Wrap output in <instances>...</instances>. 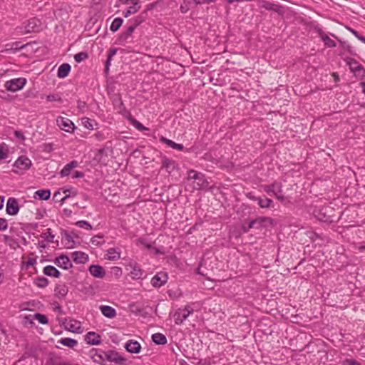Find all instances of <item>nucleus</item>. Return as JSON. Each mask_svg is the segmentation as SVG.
<instances>
[{
    "instance_id": "nucleus-1",
    "label": "nucleus",
    "mask_w": 365,
    "mask_h": 365,
    "mask_svg": "<svg viewBox=\"0 0 365 365\" xmlns=\"http://www.w3.org/2000/svg\"><path fill=\"white\" fill-rule=\"evenodd\" d=\"M187 186H190L192 190H202L208 188L209 182L203 174L190 170L187 172Z\"/></svg>"
},
{
    "instance_id": "nucleus-2",
    "label": "nucleus",
    "mask_w": 365,
    "mask_h": 365,
    "mask_svg": "<svg viewBox=\"0 0 365 365\" xmlns=\"http://www.w3.org/2000/svg\"><path fill=\"white\" fill-rule=\"evenodd\" d=\"M193 312V308L190 305H186L183 308H179L173 315L175 323L178 325L181 324Z\"/></svg>"
},
{
    "instance_id": "nucleus-3",
    "label": "nucleus",
    "mask_w": 365,
    "mask_h": 365,
    "mask_svg": "<svg viewBox=\"0 0 365 365\" xmlns=\"http://www.w3.org/2000/svg\"><path fill=\"white\" fill-rule=\"evenodd\" d=\"M263 190L268 194L272 193L279 200L284 201V197L282 195V185L280 182H274L270 185H263Z\"/></svg>"
},
{
    "instance_id": "nucleus-4",
    "label": "nucleus",
    "mask_w": 365,
    "mask_h": 365,
    "mask_svg": "<svg viewBox=\"0 0 365 365\" xmlns=\"http://www.w3.org/2000/svg\"><path fill=\"white\" fill-rule=\"evenodd\" d=\"M31 165V160L28 157L21 155L15 161L13 170L16 173H19L29 169Z\"/></svg>"
},
{
    "instance_id": "nucleus-5",
    "label": "nucleus",
    "mask_w": 365,
    "mask_h": 365,
    "mask_svg": "<svg viewBox=\"0 0 365 365\" xmlns=\"http://www.w3.org/2000/svg\"><path fill=\"white\" fill-rule=\"evenodd\" d=\"M26 83V80L24 78H17L8 81L5 83L6 90L15 92L21 90Z\"/></svg>"
},
{
    "instance_id": "nucleus-6",
    "label": "nucleus",
    "mask_w": 365,
    "mask_h": 365,
    "mask_svg": "<svg viewBox=\"0 0 365 365\" xmlns=\"http://www.w3.org/2000/svg\"><path fill=\"white\" fill-rule=\"evenodd\" d=\"M347 65H349L351 71L355 76L363 78L365 76V70L361 64H359L355 59L347 58L346 59Z\"/></svg>"
},
{
    "instance_id": "nucleus-7",
    "label": "nucleus",
    "mask_w": 365,
    "mask_h": 365,
    "mask_svg": "<svg viewBox=\"0 0 365 365\" xmlns=\"http://www.w3.org/2000/svg\"><path fill=\"white\" fill-rule=\"evenodd\" d=\"M41 24H24L18 26L16 29L19 34L25 35L31 32H38L42 28Z\"/></svg>"
},
{
    "instance_id": "nucleus-8",
    "label": "nucleus",
    "mask_w": 365,
    "mask_h": 365,
    "mask_svg": "<svg viewBox=\"0 0 365 365\" xmlns=\"http://www.w3.org/2000/svg\"><path fill=\"white\" fill-rule=\"evenodd\" d=\"M58 126L66 132L71 133L74 130L73 123L68 118L63 117H58L56 119Z\"/></svg>"
},
{
    "instance_id": "nucleus-9",
    "label": "nucleus",
    "mask_w": 365,
    "mask_h": 365,
    "mask_svg": "<svg viewBox=\"0 0 365 365\" xmlns=\"http://www.w3.org/2000/svg\"><path fill=\"white\" fill-rule=\"evenodd\" d=\"M6 213L9 215H16L19 211L18 200L14 197H9L6 206Z\"/></svg>"
},
{
    "instance_id": "nucleus-10",
    "label": "nucleus",
    "mask_w": 365,
    "mask_h": 365,
    "mask_svg": "<svg viewBox=\"0 0 365 365\" xmlns=\"http://www.w3.org/2000/svg\"><path fill=\"white\" fill-rule=\"evenodd\" d=\"M261 7L264 9L265 10L276 12L280 15H282L284 12V9L283 6H280L278 4H274L267 1H262L261 4Z\"/></svg>"
},
{
    "instance_id": "nucleus-11",
    "label": "nucleus",
    "mask_w": 365,
    "mask_h": 365,
    "mask_svg": "<svg viewBox=\"0 0 365 365\" xmlns=\"http://www.w3.org/2000/svg\"><path fill=\"white\" fill-rule=\"evenodd\" d=\"M168 279L167 274L161 272L154 275L150 282L154 287H160L167 282Z\"/></svg>"
},
{
    "instance_id": "nucleus-12",
    "label": "nucleus",
    "mask_w": 365,
    "mask_h": 365,
    "mask_svg": "<svg viewBox=\"0 0 365 365\" xmlns=\"http://www.w3.org/2000/svg\"><path fill=\"white\" fill-rule=\"evenodd\" d=\"M55 264L64 269H68L72 267V263L69 257L65 255H61L55 259Z\"/></svg>"
},
{
    "instance_id": "nucleus-13",
    "label": "nucleus",
    "mask_w": 365,
    "mask_h": 365,
    "mask_svg": "<svg viewBox=\"0 0 365 365\" xmlns=\"http://www.w3.org/2000/svg\"><path fill=\"white\" fill-rule=\"evenodd\" d=\"M66 329L69 331L73 333H81V323L75 319H69L68 321L66 320L64 322Z\"/></svg>"
},
{
    "instance_id": "nucleus-14",
    "label": "nucleus",
    "mask_w": 365,
    "mask_h": 365,
    "mask_svg": "<svg viewBox=\"0 0 365 365\" xmlns=\"http://www.w3.org/2000/svg\"><path fill=\"white\" fill-rule=\"evenodd\" d=\"M125 349L131 354H138L140 351L141 346L138 341L130 339L125 343Z\"/></svg>"
},
{
    "instance_id": "nucleus-15",
    "label": "nucleus",
    "mask_w": 365,
    "mask_h": 365,
    "mask_svg": "<svg viewBox=\"0 0 365 365\" xmlns=\"http://www.w3.org/2000/svg\"><path fill=\"white\" fill-rule=\"evenodd\" d=\"M135 29V25H132V26H129L125 32L122 33L120 35V36L117 39L115 43L119 44V45H124L125 43L126 42V41L128 40V38L131 36V34H133V32L134 31Z\"/></svg>"
},
{
    "instance_id": "nucleus-16",
    "label": "nucleus",
    "mask_w": 365,
    "mask_h": 365,
    "mask_svg": "<svg viewBox=\"0 0 365 365\" xmlns=\"http://www.w3.org/2000/svg\"><path fill=\"white\" fill-rule=\"evenodd\" d=\"M105 355L106 359L110 361H114L120 364H123L125 361V359L115 351H108Z\"/></svg>"
},
{
    "instance_id": "nucleus-17",
    "label": "nucleus",
    "mask_w": 365,
    "mask_h": 365,
    "mask_svg": "<svg viewBox=\"0 0 365 365\" xmlns=\"http://www.w3.org/2000/svg\"><path fill=\"white\" fill-rule=\"evenodd\" d=\"M85 340L88 344L97 345L101 343V336L93 331H90L85 336Z\"/></svg>"
},
{
    "instance_id": "nucleus-18",
    "label": "nucleus",
    "mask_w": 365,
    "mask_h": 365,
    "mask_svg": "<svg viewBox=\"0 0 365 365\" xmlns=\"http://www.w3.org/2000/svg\"><path fill=\"white\" fill-rule=\"evenodd\" d=\"M91 275L98 278H103L106 275L103 268L100 265L93 264L89 267Z\"/></svg>"
},
{
    "instance_id": "nucleus-19",
    "label": "nucleus",
    "mask_w": 365,
    "mask_h": 365,
    "mask_svg": "<svg viewBox=\"0 0 365 365\" xmlns=\"http://www.w3.org/2000/svg\"><path fill=\"white\" fill-rule=\"evenodd\" d=\"M100 310L103 316L109 319H113L116 316V311L114 308L108 305H101Z\"/></svg>"
},
{
    "instance_id": "nucleus-20",
    "label": "nucleus",
    "mask_w": 365,
    "mask_h": 365,
    "mask_svg": "<svg viewBox=\"0 0 365 365\" xmlns=\"http://www.w3.org/2000/svg\"><path fill=\"white\" fill-rule=\"evenodd\" d=\"M162 168H165L168 173H172L177 168V164L173 160L164 158L163 160Z\"/></svg>"
},
{
    "instance_id": "nucleus-21",
    "label": "nucleus",
    "mask_w": 365,
    "mask_h": 365,
    "mask_svg": "<svg viewBox=\"0 0 365 365\" xmlns=\"http://www.w3.org/2000/svg\"><path fill=\"white\" fill-rule=\"evenodd\" d=\"M73 260L76 263H85L88 259V256L84 252L76 251L72 253Z\"/></svg>"
},
{
    "instance_id": "nucleus-22",
    "label": "nucleus",
    "mask_w": 365,
    "mask_h": 365,
    "mask_svg": "<svg viewBox=\"0 0 365 365\" xmlns=\"http://www.w3.org/2000/svg\"><path fill=\"white\" fill-rule=\"evenodd\" d=\"M70 71L71 66L67 63H64L58 67L57 71V76L60 78H63L68 75Z\"/></svg>"
},
{
    "instance_id": "nucleus-23",
    "label": "nucleus",
    "mask_w": 365,
    "mask_h": 365,
    "mask_svg": "<svg viewBox=\"0 0 365 365\" xmlns=\"http://www.w3.org/2000/svg\"><path fill=\"white\" fill-rule=\"evenodd\" d=\"M249 197L253 200H257L259 205L262 208H268L272 204V200L267 197L263 199L261 197H251L250 194L249 195Z\"/></svg>"
},
{
    "instance_id": "nucleus-24",
    "label": "nucleus",
    "mask_w": 365,
    "mask_h": 365,
    "mask_svg": "<svg viewBox=\"0 0 365 365\" xmlns=\"http://www.w3.org/2000/svg\"><path fill=\"white\" fill-rule=\"evenodd\" d=\"M68 292V288L65 284H58L55 288V294L58 298H64Z\"/></svg>"
},
{
    "instance_id": "nucleus-25",
    "label": "nucleus",
    "mask_w": 365,
    "mask_h": 365,
    "mask_svg": "<svg viewBox=\"0 0 365 365\" xmlns=\"http://www.w3.org/2000/svg\"><path fill=\"white\" fill-rule=\"evenodd\" d=\"M120 257V252L115 248H110L107 250L106 259L108 260H117Z\"/></svg>"
},
{
    "instance_id": "nucleus-26",
    "label": "nucleus",
    "mask_w": 365,
    "mask_h": 365,
    "mask_svg": "<svg viewBox=\"0 0 365 365\" xmlns=\"http://www.w3.org/2000/svg\"><path fill=\"white\" fill-rule=\"evenodd\" d=\"M130 267L132 268L130 274L133 279H140L142 277L143 271L137 266L136 263H130Z\"/></svg>"
},
{
    "instance_id": "nucleus-27",
    "label": "nucleus",
    "mask_w": 365,
    "mask_h": 365,
    "mask_svg": "<svg viewBox=\"0 0 365 365\" xmlns=\"http://www.w3.org/2000/svg\"><path fill=\"white\" fill-rule=\"evenodd\" d=\"M160 142L164 143L165 144L168 145L169 147H170L173 149H176L178 150H182L183 149V145L182 144L176 143L174 141H173L170 139H168L163 136H162L160 138Z\"/></svg>"
},
{
    "instance_id": "nucleus-28",
    "label": "nucleus",
    "mask_w": 365,
    "mask_h": 365,
    "mask_svg": "<svg viewBox=\"0 0 365 365\" xmlns=\"http://www.w3.org/2000/svg\"><path fill=\"white\" fill-rule=\"evenodd\" d=\"M43 273L50 277H59L60 272L53 266L48 265L43 268Z\"/></svg>"
},
{
    "instance_id": "nucleus-29",
    "label": "nucleus",
    "mask_w": 365,
    "mask_h": 365,
    "mask_svg": "<svg viewBox=\"0 0 365 365\" xmlns=\"http://www.w3.org/2000/svg\"><path fill=\"white\" fill-rule=\"evenodd\" d=\"M77 165H78V163L75 160H73L71 163H68L61 170V171L60 173L61 176V177H64V176L68 175L70 174V173H71V170L73 168H75L76 167H77Z\"/></svg>"
},
{
    "instance_id": "nucleus-30",
    "label": "nucleus",
    "mask_w": 365,
    "mask_h": 365,
    "mask_svg": "<svg viewBox=\"0 0 365 365\" xmlns=\"http://www.w3.org/2000/svg\"><path fill=\"white\" fill-rule=\"evenodd\" d=\"M319 36L322 38V40L324 41L325 45L327 47L333 48L336 46L335 41L332 39H331L327 34H325L323 31L321 30L319 31Z\"/></svg>"
},
{
    "instance_id": "nucleus-31",
    "label": "nucleus",
    "mask_w": 365,
    "mask_h": 365,
    "mask_svg": "<svg viewBox=\"0 0 365 365\" xmlns=\"http://www.w3.org/2000/svg\"><path fill=\"white\" fill-rule=\"evenodd\" d=\"M152 340L154 343L159 345H164L167 343L165 336L160 333H155L152 335Z\"/></svg>"
},
{
    "instance_id": "nucleus-32",
    "label": "nucleus",
    "mask_w": 365,
    "mask_h": 365,
    "mask_svg": "<svg viewBox=\"0 0 365 365\" xmlns=\"http://www.w3.org/2000/svg\"><path fill=\"white\" fill-rule=\"evenodd\" d=\"M51 192L49 190H38L35 192L34 197H38L40 200H46L49 199Z\"/></svg>"
},
{
    "instance_id": "nucleus-33",
    "label": "nucleus",
    "mask_w": 365,
    "mask_h": 365,
    "mask_svg": "<svg viewBox=\"0 0 365 365\" xmlns=\"http://www.w3.org/2000/svg\"><path fill=\"white\" fill-rule=\"evenodd\" d=\"M59 343L69 348H73L78 344V341L71 338H62L59 340Z\"/></svg>"
},
{
    "instance_id": "nucleus-34",
    "label": "nucleus",
    "mask_w": 365,
    "mask_h": 365,
    "mask_svg": "<svg viewBox=\"0 0 365 365\" xmlns=\"http://www.w3.org/2000/svg\"><path fill=\"white\" fill-rule=\"evenodd\" d=\"M63 192L65 194V196L62 197L60 201L61 202V204H63L65 200L71 196H76V191L73 190V188L70 187L67 189H62Z\"/></svg>"
},
{
    "instance_id": "nucleus-35",
    "label": "nucleus",
    "mask_w": 365,
    "mask_h": 365,
    "mask_svg": "<svg viewBox=\"0 0 365 365\" xmlns=\"http://www.w3.org/2000/svg\"><path fill=\"white\" fill-rule=\"evenodd\" d=\"M117 51H118V48H112L109 50L108 54V58H107V60L106 62V71L108 70L109 66L110 65L112 58L114 55L116 54Z\"/></svg>"
},
{
    "instance_id": "nucleus-36",
    "label": "nucleus",
    "mask_w": 365,
    "mask_h": 365,
    "mask_svg": "<svg viewBox=\"0 0 365 365\" xmlns=\"http://www.w3.org/2000/svg\"><path fill=\"white\" fill-rule=\"evenodd\" d=\"M60 359L53 354H51L46 360V365H61Z\"/></svg>"
},
{
    "instance_id": "nucleus-37",
    "label": "nucleus",
    "mask_w": 365,
    "mask_h": 365,
    "mask_svg": "<svg viewBox=\"0 0 365 365\" xmlns=\"http://www.w3.org/2000/svg\"><path fill=\"white\" fill-rule=\"evenodd\" d=\"M35 283L38 287L43 288L48 285V281L46 278L42 277H38L36 279Z\"/></svg>"
},
{
    "instance_id": "nucleus-38",
    "label": "nucleus",
    "mask_w": 365,
    "mask_h": 365,
    "mask_svg": "<svg viewBox=\"0 0 365 365\" xmlns=\"http://www.w3.org/2000/svg\"><path fill=\"white\" fill-rule=\"evenodd\" d=\"M138 245H143L147 249H151L153 247V243L148 242L147 240L144 238H139L137 240Z\"/></svg>"
},
{
    "instance_id": "nucleus-39",
    "label": "nucleus",
    "mask_w": 365,
    "mask_h": 365,
    "mask_svg": "<svg viewBox=\"0 0 365 365\" xmlns=\"http://www.w3.org/2000/svg\"><path fill=\"white\" fill-rule=\"evenodd\" d=\"M153 6L152 4H149L147 6V9L144 11V12L139 16H138L137 19L135 20V23H142L145 21L144 19V15H147L148 12L150 10H152Z\"/></svg>"
},
{
    "instance_id": "nucleus-40",
    "label": "nucleus",
    "mask_w": 365,
    "mask_h": 365,
    "mask_svg": "<svg viewBox=\"0 0 365 365\" xmlns=\"http://www.w3.org/2000/svg\"><path fill=\"white\" fill-rule=\"evenodd\" d=\"M42 237L48 242H52L54 238V235L52 234L51 230L48 228L46 232L42 234Z\"/></svg>"
},
{
    "instance_id": "nucleus-41",
    "label": "nucleus",
    "mask_w": 365,
    "mask_h": 365,
    "mask_svg": "<svg viewBox=\"0 0 365 365\" xmlns=\"http://www.w3.org/2000/svg\"><path fill=\"white\" fill-rule=\"evenodd\" d=\"M88 55L86 52H80L74 56V59L76 62L80 63L88 58Z\"/></svg>"
},
{
    "instance_id": "nucleus-42",
    "label": "nucleus",
    "mask_w": 365,
    "mask_h": 365,
    "mask_svg": "<svg viewBox=\"0 0 365 365\" xmlns=\"http://www.w3.org/2000/svg\"><path fill=\"white\" fill-rule=\"evenodd\" d=\"M34 318L35 319L38 320V322L42 324H46L48 323L47 317L45 315L41 314L40 313H36L34 315Z\"/></svg>"
},
{
    "instance_id": "nucleus-43",
    "label": "nucleus",
    "mask_w": 365,
    "mask_h": 365,
    "mask_svg": "<svg viewBox=\"0 0 365 365\" xmlns=\"http://www.w3.org/2000/svg\"><path fill=\"white\" fill-rule=\"evenodd\" d=\"M131 123L133 126H135L138 130L140 131L147 130L145 127H144L140 122L134 118H131Z\"/></svg>"
},
{
    "instance_id": "nucleus-44",
    "label": "nucleus",
    "mask_w": 365,
    "mask_h": 365,
    "mask_svg": "<svg viewBox=\"0 0 365 365\" xmlns=\"http://www.w3.org/2000/svg\"><path fill=\"white\" fill-rule=\"evenodd\" d=\"M26 46V45H23L20 47H15V48L11 47L9 48H6L5 50L0 51V53H4V52H7V51H12L13 53H16V51L24 48Z\"/></svg>"
},
{
    "instance_id": "nucleus-45",
    "label": "nucleus",
    "mask_w": 365,
    "mask_h": 365,
    "mask_svg": "<svg viewBox=\"0 0 365 365\" xmlns=\"http://www.w3.org/2000/svg\"><path fill=\"white\" fill-rule=\"evenodd\" d=\"M46 99L48 101L52 102V101H61V98L56 94H50L48 95L46 97Z\"/></svg>"
},
{
    "instance_id": "nucleus-46",
    "label": "nucleus",
    "mask_w": 365,
    "mask_h": 365,
    "mask_svg": "<svg viewBox=\"0 0 365 365\" xmlns=\"http://www.w3.org/2000/svg\"><path fill=\"white\" fill-rule=\"evenodd\" d=\"M342 365H361V364L355 359H347L343 361Z\"/></svg>"
},
{
    "instance_id": "nucleus-47",
    "label": "nucleus",
    "mask_w": 365,
    "mask_h": 365,
    "mask_svg": "<svg viewBox=\"0 0 365 365\" xmlns=\"http://www.w3.org/2000/svg\"><path fill=\"white\" fill-rule=\"evenodd\" d=\"M137 9H138V6H131L129 8V9H127L125 11H124V16L125 17H128L131 14L135 13L137 11Z\"/></svg>"
},
{
    "instance_id": "nucleus-48",
    "label": "nucleus",
    "mask_w": 365,
    "mask_h": 365,
    "mask_svg": "<svg viewBox=\"0 0 365 365\" xmlns=\"http://www.w3.org/2000/svg\"><path fill=\"white\" fill-rule=\"evenodd\" d=\"M83 123L86 128L93 129V123H92V121L89 118H83Z\"/></svg>"
},
{
    "instance_id": "nucleus-49",
    "label": "nucleus",
    "mask_w": 365,
    "mask_h": 365,
    "mask_svg": "<svg viewBox=\"0 0 365 365\" xmlns=\"http://www.w3.org/2000/svg\"><path fill=\"white\" fill-rule=\"evenodd\" d=\"M8 228L7 220L0 217V230L4 231Z\"/></svg>"
},
{
    "instance_id": "nucleus-50",
    "label": "nucleus",
    "mask_w": 365,
    "mask_h": 365,
    "mask_svg": "<svg viewBox=\"0 0 365 365\" xmlns=\"http://www.w3.org/2000/svg\"><path fill=\"white\" fill-rule=\"evenodd\" d=\"M256 220H261L259 223H256V228L259 229L263 226V223L267 221H270V219L268 217H258Z\"/></svg>"
},
{
    "instance_id": "nucleus-51",
    "label": "nucleus",
    "mask_w": 365,
    "mask_h": 365,
    "mask_svg": "<svg viewBox=\"0 0 365 365\" xmlns=\"http://www.w3.org/2000/svg\"><path fill=\"white\" fill-rule=\"evenodd\" d=\"M102 237L99 235L94 236L91 238V241L93 245H101V242L100 241V239H101Z\"/></svg>"
},
{
    "instance_id": "nucleus-52",
    "label": "nucleus",
    "mask_w": 365,
    "mask_h": 365,
    "mask_svg": "<svg viewBox=\"0 0 365 365\" xmlns=\"http://www.w3.org/2000/svg\"><path fill=\"white\" fill-rule=\"evenodd\" d=\"M122 4H133V6H137L139 0H120Z\"/></svg>"
},
{
    "instance_id": "nucleus-53",
    "label": "nucleus",
    "mask_w": 365,
    "mask_h": 365,
    "mask_svg": "<svg viewBox=\"0 0 365 365\" xmlns=\"http://www.w3.org/2000/svg\"><path fill=\"white\" fill-rule=\"evenodd\" d=\"M76 225L80 227H87L88 228L91 229V225L87 221H78Z\"/></svg>"
},
{
    "instance_id": "nucleus-54",
    "label": "nucleus",
    "mask_w": 365,
    "mask_h": 365,
    "mask_svg": "<svg viewBox=\"0 0 365 365\" xmlns=\"http://www.w3.org/2000/svg\"><path fill=\"white\" fill-rule=\"evenodd\" d=\"M260 221L261 220H251L247 225V229L256 228V223H259Z\"/></svg>"
},
{
    "instance_id": "nucleus-55",
    "label": "nucleus",
    "mask_w": 365,
    "mask_h": 365,
    "mask_svg": "<svg viewBox=\"0 0 365 365\" xmlns=\"http://www.w3.org/2000/svg\"><path fill=\"white\" fill-rule=\"evenodd\" d=\"M7 157L6 150L3 146L0 145V160L5 159Z\"/></svg>"
},
{
    "instance_id": "nucleus-56",
    "label": "nucleus",
    "mask_w": 365,
    "mask_h": 365,
    "mask_svg": "<svg viewBox=\"0 0 365 365\" xmlns=\"http://www.w3.org/2000/svg\"><path fill=\"white\" fill-rule=\"evenodd\" d=\"M78 108L81 110V111H84L86 108V103L83 101H78Z\"/></svg>"
},
{
    "instance_id": "nucleus-57",
    "label": "nucleus",
    "mask_w": 365,
    "mask_h": 365,
    "mask_svg": "<svg viewBox=\"0 0 365 365\" xmlns=\"http://www.w3.org/2000/svg\"><path fill=\"white\" fill-rule=\"evenodd\" d=\"M14 135L16 138H19L20 140H21L22 141H24L25 140V137L24 135H23V133L19 131V130H15L14 131Z\"/></svg>"
},
{
    "instance_id": "nucleus-58",
    "label": "nucleus",
    "mask_w": 365,
    "mask_h": 365,
    "mask_svg": "<svg viewBox=\"0 0 365 365\" xmlns=\"http://www.w3.org/2000/svg\"><path fill=\"white\" fill-rule=\"evenodd\" d=\"M53 144L51 143H46V144H44V150L46 152H51L53 149Z\"/></svg>"
},
{
    "instance_id": "nucleus-59",
    "label": "nucleus",
    "mask_w": 365,
    "mask_h": 365,
    "mask_svg": "<svg viewBox=\"0 0 365 365\" xmlns=\"http://www.w3.org/2000/svg\"><path fill=\"white\" fill-rule=\"evenodd\" d=\"M122 24H110V29L115 32L119 29Z\"/></svg>"
},
{
    "instance_id": "nucleus-60",
    "label": "nucleus",
    "mask_w": 365,
    "mask_h": 365,
    "mask_svg": "<svg viewBox=\"0 0 365 365\" xmlns=\"http://www.w3.org/2000/svg\"><path fill=\"white\" fill-rule=\"evenodd\" d=\"M36 262V259H34V258H29L28 259V261L26 262V264L28 266H32V265L35 264Z\"/></svg>"
},
{
    "instance_id": "nucleus-61",
    "label": "nucleus",
    "mask_w": 365,
    "mask_h": 365,
    "mask_svg": "<svg viewBox=\"0 0 365 365\" xmlns=\"http://www.w3.org/2000/svg\"><path fill=\"white\" fill-rule=\"evenodd\" d=\"M113 271L115 272V274L117 276H120L122 274V269L120 267H113Z\"/></svg>"
},
{
    "instance_id": "nucleus-62",
    "label": "nucleus",
    "mask_w": 365,
    "mask_h": 365,
    "mask_svg": "<svg viewBox=\"0 0 365 365\" xmlns=\"http://www.w3.org/2000/svg\"><path fill=\"white\" fill-rule=\"evenodd\" d=\"M62 14H65L66 16L68 15L67 12L64 10H59L57 14H55V16H56V19L58 20V16H60V15H62Z\"/></svg>"
},
{
    "instance_id": "nucleus-63",
    "label": "nucleus",
    "mask_w": 365,
    "mask_h": 365,
    "mask_svg": "<svg viewBox=\"0 0 365 365\" xmlns=\"http://www.w3.org/2000/svg\"><path fill=\"white\" fill-rule=\"evenodd\" d=\"M83 176V173L81 171H76L73 175V178H82Z\"/></svg>"
},
{
    "instance_id": "nucleus-64",
    "label": "nucleus",
    "mask_w": 365,
    "mask_h": 365,
    "mask_svg": "<svg viewBox=\"0 0 365 365\" xmlns=\"http://www.w3.org/2000/svg\"><path fill=\"white\" fill-rule=\"evenodd\" d=\"M346 29H347L348 30H349V31H351V33H352V34H353L356 37H357V38H358V36H361L356 31H355V30H354V29H350V28H349V27H348V26H346Z\"/></svg>"
}]
</instances>
